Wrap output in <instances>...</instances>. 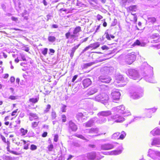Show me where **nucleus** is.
I'll use <instances>...</instances> for the list:
<instances>
[{"mask_svg":"<svg viewBox=\"0 0 160 160\" xmlns=\"http://www.w3.org/2000/svg\"><path fill=\"white\" fill-rule=\"evenodd\" d=\"M152 33L151 38L153 39V43H158L160 42V30L159 29H153Z\"/></svg>","mask_w":160,"mask_h":160,"instance_id":"nucleus-1","label":"nucleus"},{"mask_svg":"<svg viewBox=\"0 0 160 160\" xmlns=\"http://www.w3.org/2000/svg\"><path fill=\"white\" fill-rule=\"evenodd\" d=\"M124 78L121 75L117 77L114 82V85L117 87H122L124 85Z\"/></svg>","mask_w":160,"mask_h":160,"instance_id":"nucleus-2","label":"nucleus"},{"mask_svg":"<svg viewBox=\"0 0 160 160\" xmlns=\"http://www.w3.org/2000/svg\"><path fill=\"white\" fill-rule=\"evenodd\" d=\"M148 155L153 159H155L157 157H160V152L153 151L151 150L149 151Z\"/></svg>","mask_w":160,"mask_h":160,"instance_id":"nucleus-3","label":"nucleus"},{"mask_svg":"<svg viewBox=\"0 0 160 160\" xmlns=\"http://www.w3.org/2000/svg\"><path fill=\"white\" fill-rule=\"evenodd\" d=\"M68 129L72 132H75L78 129L77 125L72 121H70L68 123Z\"/></svg>","mask_w":160,"mask_h":160,"instance_id":"nucleus-4","label":"nucleus"},{"mask_svg":"<svg viewBox=\"0 0 160 160\" xmlns=\"http://www.w3.org/2000/svg\"><path fill=\"white\" fill-rule=\"evenodd\" d=\"M111 95L113 100H119L121 96V94L118 90L112 91L111 93Z\"/></svg>","mask_w":160,"mask_h":160,"instance_id":"nucleus-5","label":"nucleus"},{"mask_svg":"<svg viewBox=\"0 0 160 160\" xmlns=\"http://www.w3.org/2000/svg\"><path fill=\"white\" fill-rule=\"evenodd\" d=\"M136 56L134 54L131 53L127 58V62L129 64H131L136 59Z\"/></svg>","mask_w":160,"mask_h":160,"instance_id":"nucleus-6","label":"nucleus"},{"mask_svg":"<svg viewBox=\"0 0 160 160\" xmlns=\"http://www.w3.org/2000/svg\"><path fill=\"white\" fill-rule=\"evenodd\" d=\"M114 148L113 145L110 143H106L102 144L101 146V148L102 150H107L112 149Z\"/></svg>","mask_w":160,"mask_h":160,"instance_id":"nucleus-7","label":"nucleus"},{"mask_svg":"<svg viewBox=\"0 0 160 160\" xmlns=\"http://www.w3.org/2000/svg\"><path fill=\"white\" fill-rule=\"evenodd\" d=\"M1 138L3 142L7 146V151H9V148L10 147V140L8 139L7 140L5 138L3 135H1Z\"/></svg>","mask_w":160,"mask_h":160,"instance_id":"nucleus-8","label":"nucleus"},{"mask_svg":"<svg viewBox=\"0 0 160 160\" xmlns=\"http://www.w3.org/2000/svg\"><path fill=\"white\" fill-rule=\"evenodd\" d=\"M82 83L84 88H86L91 84L92 82L90 79L87 78L83 80Z\"/></svg>","mask_w":160,"mask_h":160,"instance_id":"nucleus-9","label":"nucleus"},{"mask_svg":"<svg viewBox=\"0 0 160 160\" xmlns=\"http://www.w3.org/2000/svg\"><path fill=\"white\" fill-rule=\"evenodd\" d=\"M117 111L122 114H124L126 113V111L125 110V108L123 105L118 106L117 107Z\"/></svg>","mask_w":160,"mask_h":160,"instance_id":"nucleus-10","label":"nucleus"},{"mask_svg":"<svg viewBox=\"0 0 160 160\" xmlns=\"http://www.w3.org/2000/svg\"><path fill=\"white\" fill-rule=\"evenodd\" d=\"M109 99V96L105 93H102V102L104 104L108 102Z\"/></svg>","mask_w":160,"mask_h":160,"instance_id":"nucleus-11","label":"nucleus"},{"mask_svg":"<svg viewBox=\"0 0 160 160\" xmlns=\"http://www.w3.org/2000/svg\"><path fill=\"white\" fill-rule=\"evenodd\" d=\"M87 157L89 160H94L96 157V153L94 152L88 153L87 154Z\"/></svg>","mask_w":160,"mask_h":160,"instance_id":"nucleus-12","label":"nucleus"},{"mask_svg":"<svg viewBox=\"0 0 160 160\" xmlns=\"http://www.w3.org/2000/svg\"><path fill=\"white\" fill-rule=\"evenodd\" d=\"M38 118V115L35 113L30 112L29 114V119L30 121H32Z\"/></svg>","mask_w":160,"mask_h":160,"instance_id":"nucleus-13","label":"nucleus"},{"mask_svg":"<svg viewBox=\"0 0 160 160\" xmlns=\"http://www.w3.org/2000/svg\"><path fill=\"white\" fill-rule=\"evenodd\" d=\"M145 45V43H141L139 40L137 39L132 45V46L133 47H134L136 46H140L141 47H144Z\"/></svg>","mask_w":160,"mask_h":160,"instance_id":"nucleus-14","label":"nucleus"},{"mask_svg":"<svg viewBox=\"0 0 160 160\" xmlns=\"http://www.w3.org/2000/svg\"><path fill=\"white\" fill-rule=\"evenodd\" d=\"M126 9L128 12H136L137 10V8L136 5H132L128 7Z\"/></svg>","mask_w":160,"mask_h":160,"instance_id":"nucleus-15","label":"nucleus"},{"mask_svg":"<svg viewBox=\"0 0 160 160\" xmlns=\"http://www.w3.org/2000/svg\"><path fill=\"white\" fill-rule=\"evenodd\" d=\"M102 82L106 83H109L111 81L112 79L111 78L108 76H105L101 78Z\"/></svg>","mask_w":160,"mask_h":160,"instance_id":"nucleus-16","label":"nucleus"},{"mask_svg":"<svg viewBox=\"0 0 160 160\" xmlns=\"http://www.w3.org/2000/svg\"><path fill=\"white\" fill-rule=\"evenodd\" d=\"M97 89L94 87H92L88 90V93L89 95H92L97 92Z\"/></svg>","mask_w":160,"mask_h":160,"instance_id":"nucleus-17","label":"nucleus"},{"mask_svg":"<svg viewBox=\"0 0 160 160\" xmlns=\"http://www.w3.org/2000/svg\"><path fill=\"white\" fill-rule=\"evenodd\" d=\"M84 117L85 116L82 112L78 113L76 115L77 118L79 121H82L83 120L85 119Z\"/></svg>","mask_w":160,"mask_h":160,"instance_id":"nucleus-18","label":"nucleus"},{"mask_svg":"<svg viewBox=\"0 0 160 160\" xmlns=\"http://www.w3.org/2000/svg\"><path fill=\"white\" fill-rule=\"evenodd\" d=\"M80 45V44H79L77 45L74 46L72 48L71 53L70 54V56L71 58H72L73 57L74 52H75L76 50L78 48Z\"/></svg>","mask_w":160,"mask_h":160,"instance_id":"nucleus-19","label":"nucleus"},{"mask_svg":"<svg viewBox=\"0 0 160 160\" xmlns=\"http://www.w3.org/2000/svg\"><path fill=\"white\" fill-rule=\"evenodd\" d=\"M111 114V112L109 111H102L99 113L100 115L103 116H107L110 115Z\"/></svg>","mask_w":160,"mask_h":160,"instance_id":"nucleus-20","label":"nucleus"},{"mask_svg":"<svg viewBox=\"0 0 160 160\" xmlns=\"http://www.w3.org/2000/svg\"><path fill=\"white\" fill-rule=\"evenodd\" d=\"M152 145H160V139L154 138L152 139L151 143Z\"/></svg>","mask_w":160,"mask_h":160,"instance_id":"nucleus-21","label":"nucleus"},{"mask_svg":"<svg viewBox=\"0 0 160 160\" xmlns=\"http://www.w3.org/2000/svg\"><path fill=\"white\" fill-rule=\"evenodd\" d=\"M151 133L154 136L160 135V130L158 128H155L151 131Z\"/></svg>","mask_w":160,"mask_h":160,"instance_id":"nucleus-22","label":"nucleus"},{"mask_svg":"<svg viewBox=\"0 0 160 160\" xmlns=\"http://www.w3.org/2000/svg\"><path fill=\"white\" fill-rule=\"evenodd\" d=\"M90 48L95 49L99 47L100 44L98 42H96L90 44Z\"/></svg>","mask_w":160,"mask_h":160,"instance_id":"nucleus-23","label":"nucleus"},{"mask_svg":"<svg viewBox=\"0 0 160 160\" xmlns=\"http://www.w3.org/2000/svg\"><path fill=\"white\" fill-rule=\"evenodd\" d=\"M128 75L131 77L135 76L137 75V72L131 69L128 71Z\"/></svg>","mask_w":160,"mask_h":160,"instance_id":"nucleus-24","label":"nucleus"},{"mask_svg":"<svg viewBox=\"0 0 160 160\" xmlns=\"http://www.w3.org/2000/svg\"><path fill=\"white\" fill-rule=\"evenodd\" d=\"M39 99V98L38 97L36 98H30L29 99V102L32 103H37L38 102Z\"/></svg>","mask_w":160,"mask_h":160,"instance_id":"nucleus-25","label":"nucleus"},{"mask_svg":"<svg viewBox=\"0 0 160 160\" xmlns=\"http://www.w3.org/2000/svg\"><path fill=\"white\" fill-rule=\"evenodd\" d=\"M94 122L92 120H90L85 123V126L87 127H91L93 123Z\"/></svg>","mask_w":160,"mask_h":160,"instance_id":"nucleus-26","label":"nucleus"},{"mask_svg":"<svg viewBox=\"0 0 160 160\" xmlns=\"http://www.w3.org/2000/svg\"><path fill=\"white\" fill-rule=\"evenodd\" d=\"M81 31V28L80 26L77 27L74 29L73 32V34H76Z\"/></svg>","mask_w":160,"mask_h":160,"instance_id":"nucleus-27","label":"nucleus"},{"mask_svg":"<svg viewBox=\"0 0 160 160\" xmlns=\"http://www.w3.org/2000/svg\"><path fill=\"white\" fill-rule=\"evenodd\" d=\"M106 38L108 40H111V38L112 39H113L115 38V36L112 35H109L108 32L105 33Z\"/></svg>","mask_w":160,"mask_h":160,"instance_id":"nucleus-28","label":"nucleus"},{"mask_svg":"<svg viewBox=\"0 0 160 160\" xmlns=\"http://www.w3.org/2000/svg\"><path fill=\"white\" fill-rule=\"evenodd\" d=\"M133 16H130V19L131 21H132L135 23H136L137 21V18L136 16H134L135 14H132Z\"/></svg>","mask_w":160,"mask_h":160,"instance_id":"nucleus-29","label":"nucleus"},{"mask_svg":"<svg viewBox=\"0 0 160 160\" xmlns=\"http://www.w3.org/2000/svg\"><path fill=\"white\" fill-rule=\"evenodd\" d=\"M102 94H99L97 95L95 98V99L96 101L101 102H102Z\"/></svg>","mask_w":160,"mask_h":160,"instance_id":"nucleus-30","label":"nucleus"},{"mask_svg":"<svg viewBox=\"0 0 160 160\" xmlns=\"http://www.w3.org/2000/svg\"><path fill=\"white\" fill-rule=\"evenodd\" d=\"M56 38L53 36H49L48 37V41L50 42H54L56 41Z\"/></svg>","mask_w":160,"mask_h":160,"instance_id":"nucleus-31","label":"nucleus"},{"mask_svg":"<svg viewBox=\"0 0 160 160\" xmlns=\"http://www.w3.org/2000/svg\"><path fill=\"white\" fill-rule=\"evenodd\" d=\"M122 152L121 150H113L112 151L111 153L114 155H118L121 154Z\"/></svg>","mask_w":160,"mask_h":160,"instance_id":"nucleus-32","label":"nucleus"},{"mask_svg":"<svg viewBox=\"0 0 160 160\" xmlns=\"http://www.w3.org/2000/svg\"><path fill=\"white\" fill-rule=\"evenodd\" d=\"M10 117L9 115L6 116L4 118V121L5 122L4 123V124L6 126H8L9 124V122L7 120H9V118Z\"/></svg>","mask_w":160,"mask_h":160,"instance_id":"nucleus-33","label":"nucleus"},{"mask_svg":"<svg viewBox=\"0 0 160 160\" xmlns=\"http://www.w3.org/2000/svg\"><path fill=\"white\" fill-rule=\"evenodd\" d=\"M22 136L25 135L28 132V131L27 129H25L24 128H22L20 130Z\"/></svg>","mask_w":160,"mask_h":160,"instance_id":"nucleus-34","label":"nucleus"},{"mask_svg":"<svg viewBox=\"0 0 160 160\" xmlns=\"http://www.w3.org/2000/svg\"><path fill=\"white\" fill-rule=\"evenodd\" d=\"M18 110V109H17L13 111L11 113V116L14 117V118L16 117L18 115L17 112Z\"/></svg>","mask_w":160,"mask_h":160,"instance_id":"nucleus-35","label":"nucleus"},{"mask_svg":"<svg viewBox=\"0 0 160 160\" xmlns=\"http://www.w3.org/2000/svg\"><path fill=\"white\" fill-rule=\"evenodd\" d=\"M120 133L118 132H117L114 133L112 135V138L113 139H119V135Z\"/></svg>","mask_w":160,"mask_h":160,"instance_id":"nucleus-36","label":"nucleus"},{"mask_svg":"<svg viewBox=\"0 0 160 160\" xmlns=\"http://www.w3.org/2000/svg\"><path fill=\"white\" fill-rule=\"evenodd\" d=\"M76 137H77V138H81V139H82L83 140H85L86 141H88V140L86 138L84 137V136H83L81 134H77L75 135Z\"/></svg>","mask_w":160,"mask_h":160,"instance_id":"nucleus-37","label":"nucleus"},{"mask_svg":"<svg viewBox=\"0 0 160 160\" xmlns=\"http://www.w3.org/2000/svg\"><path fill=\"white\" fill-rule=\"evenodd\" d=\"M126 136V134L124 131L122 132L121 134L119 136V139H123L125 138Z\"/></svg>","mask_w":160,"mask_h":160,"instance_id":"nucleus-38","label":"nucleus"},{"mask_svg":"<svg viewBox=\"0 0 160 160\" xmlns=\"http://www.w3.org/2000/svg\"><path fill=\"white\" fill-rule=\"evenodd\" d=\"M148 20L149 21V22L153 23L156 21V18L154 17H150L148 18Z\"/></svg>","mask_w":160,"mask_h":160,"instance_id":"nucleus-39","label":"nucleus"},{"mask_svg":"<svg viewBox=\"0 0 160 160\" xmlns=\"http://www.w3.org/2000/svg\"><path fill=\"white\" fill-rule=\"evenodd\" d=\"M44 78L45 79V81H48V82H51V76H49V75H45L44 76Z\"/></svg>","mask_w":160,"mask_h":160,"instance_id":"nucleus-40","label":"nucleus"},{"mask_svg":"<svg viewBox=\"0 0 160 160\" xmlns=\"http://www.w3.org/2000/svg\"><path fill=\"white\" fill-rule=\"evenodd\" d=\"M39 122V121L34 122L32 123V127L33 128H35L37 127Z\"/></svg>","mask_w":160,"mask_h":160,"instance_id":"nucleus-41","label":"nucleus"},{"mask_svg":"<svg viewBox=\"0 0 160 160\" xmlns=\"http://www.w3.org/2000/svg\"><path fill=\"white\" fill-rule=\"evenodd\" d=\"M23 117V115L22 116H19L18 118L15 121V122L17 124H20L21 123V121L20 119V117L22 118Z\"/></svg>","mask_w":160,"mask_h":160,"instance_id":"nucleus-42","label":"nucleus"},{"mask_svg":"<svg viewBox=\"0 0 160 160\" xmlns=\"http://www.w3.org/2000/svg\"><path fill=\"white\" fill-rule=\"evenodd\" d=\"M124 120V118L123 117H119V118L115 121V122H122Z\"/></svg>","mask_w":160,"mask_h":160,"instance_id":"nucleus-43","label":"nucleus"},{"mask_svg":"<svg viewBox=\"0 0 160 160\" xmlns=\"http://www.w3.org/2000/svg\"><path fill=\"white\" fill-rule=\"evenodd\" d=\"M47 148L49 151H52L54 148L53 145L52 144H50L48 147Z\"/></svg>","mask_w":160,"mask_h":160,"instance_id":"nucleus-44","label":"nucleus"},{"mask_svg":"<svg viewBox=\"0 0 160 160\" xmlns=\"http://www.w3.org/2000/svg\"><path fill=\"white\" fill-rule=\"evenodd\" d=\"M62 121L63 122H65L67 121L66 117L65 115L63 114L61 116Z\"/></svg>","mask_w":160,"mask_h":160,"instance_id":"nucleus-45","label":"nucleus"},{"mask_svg":"<svg viewBox=\"0 0 160 160\" xmlns=\"http://www.w3.org/2000/svg\"><path fill=\"white\" fill-rule=\"evenodd\" d=\"M71 33L69 32H68L66 33L65 34V36L67 39H68L70 38L71 36Z\"/></svg>","mask_w":160,"mask_h":160,"instance_id":"nucleus-46","label":"nucleus"},{"mask_svg":"<svg viewBox=\"0 0 160 160\" xmlns=\"http://www.w3.org/2000/svg\"><path fill=\"white\" fill-rule=\"evenodd\" d=\"M30 149L31 150H34L37 149V146L34 144H31L30 146Z\"/></svg>","mask_w":160,"mask_h":160,"instance_id":"nucleus-47","label":"nucleus"},{"mask_svg":"<svg viewBox=\"0 0 160 160\" xmlns=\"http://www.w3.org/2000/svg\"><path fill=\"white\" fill-rule=\"evenodd\" d=\"M66 106L64 105H63L62 106L61 108V109L62 112H66Z\"/></svg>","mask_w":160,"mask_h":160,"instance_id":"nucleus-48","label":"nucleus"},{"mask_svg":"<svg viewBox=\"0 0 160 160\" xmlns=\"http://www.w3.org/2000/svg\"><path fill=\"white\" fill-rule=\"evenodd\" d=\"M8 98L11 100H15L17 99V96L13 95H11L8 97Z\"/></svg>","mask_w":160,"mask_h":160,"instance_id":"nucleus-49","label":"nucleus"},{"mask_svg":"<svg viewBox=\"0 0 160 160\" xmlns=\"http://www.w3.org/2000/svg\"><path fill=\"white\" fill-rule=\"evenodd\" d=\"M48 49L47 48H44V50L42 51V53L44 55H46L47 53Z\"/></svg>","mask_w":160,"mask_h":160,"instance_id":"nucleus-50","label":"nucleus"},{"mask_svg":"<svg viewBox=\"0 0 160 160\" xmlns=\"http://www.w3.org/2000/svg\"><path fill=\"white\" fill-rule=\"evenodd\" d=\"M51 105L50 104H48L47 106L46 110H45L44 112H48L49 111L50 108H51Z\"/></svg>","mask_w":160,"mask_h":160,"instance_id":"nucleus-51","label":"nucleus"},{"mask_svg":"<svg viewBox=\"0 0 160 160\" xmlns=\"http://www.w3.org/2000/svg\"><path fill=\"white\" fill-rule=\"evenodd\" d=\"M58 136L57 134H56L54 136V138L53 139L54 141L57 142L58 141Z\"/></svg>","mask_w":160,"mask_h":160,"instance_id":"nucleus-52","label":"nucleus"},{"mask_svg":"<svg viewBox=\"0 0 160 160\" xmlns=\"http://www.w3.org/2000/svg\"><path fill=\"white\" fill-rule=\"evenodd\" d=\"M9 152H10V153H11L14 154L16 155H19V153L18 152H15L13 151H10V149H9V151H8Z\"/></svg>","mask_w":160,"mask_h":160,"instance_id":"nucleus-53","label":"nucleus"},{"mask_svg":"<svg viewBox=\"0 0 160 160\" xmlns=\"http://www.w3.org/2000/svg\"><path fill=\"white\" fill-rule=\"evenodd\" d=\"M15 81V78L14 77H11L10 78V81L11 83H12L14 82Z\"/></svg>","mask_w":160,"mask_h":160,"instance_id":"nucleus-54","label":"nucleus"},{"mask_svg":"<svg viewBox=\"0 0 160 160\" xmlns=\"http://www.w3.org/2000/svg\"><path fill=\"white\" fill-rule=\"evenodd\" d=\"M101 48L102 50H108L109 48L106 45H104L101 47Z\"/></svg>","mask_w":160,"mask_h":160,"instance_id":"nucleus-55","label":"nucleus"},{"mask_svg":"<svg viewBox=\"0 0 160 160\" xmlns=\"http://www.w3.org/2000/svg\"><path fill=\"white\" fill-rule=\"evenodd\" d=\"M78 77V75H74L72 79V82H74V81Z\"/></svg>","mask_w":160,"mask_h":160,"instance_id":"nucleus-56","label":"nucleus"},{"mask_svg":"<svg viewBox=\"0 0 160 160\" xmlns=\"http://www.w3.org/2000/svg\"><path fill=\"white\" fill-rule=\"evenodd\" d=\"M11 19L12 21L15 22L17 21L18 20V18L15 17H12Z\"/></svg>","mask_w":160,"mask_h":160,"instance_id":"nucleus-57","label":"nucleus"},{"mask_svg":"<svg viewBox=\"0 0 160 160\" xmlns=\"http://www.w3.org/2000/svg\"><path fill=\"white\" fill-rule=\"evenodd\" d=\"M48 134V133L47 132H45L43 133L42 135V137L45 138L47 136Z\"/></svg>","mask_w":160,"mask_h":160,"instance_id":"nucleus-58","label":"nucleus"},{"mask_svg":"<svg viewBox=\"0 0 160 160\" xmlns=\"http://www.w3.org/2000/svg\"><path fill=\"white\" fill-rule=\"evenodd\" d=\"M77 37V36H76L75 35V34H72L71 35V37H70V38L74 39Z\"/></svg>","mask_w":160,"mask_h":160,"instance_id":"nucleus-59","label":"nucleus"},{"mask_svg":"<svg viewBox=\"0 0 160 160\" xmlns=\"http://www.w3.org/2000/svg\"><path fill=\"white\" fill-rule=\"evenodd\" d=\"M90 48V45L87 47H86L83 50V52H84L87 50H88L89 48Z\"/></svg>","mask_w":160,"mask_h":160,"instance_id":"nucleus-60","label":"nucleus"},{"mask_svg":"<svg viewBox=\"0 0 160 160\" xmlns=\"http://www.w3.org/2000/svg\"><path fill=\"white\" fill-rule=\"evenodd\" d=\"M88 147L91 148H94L95 147V145L94 144H90L88 145Z\"/></svg>","mask_w":160,"mask_h":160,"instance_id":"nucleus-61","label":"nucleus"},{"mask_svg":"<svg viewBox=\"0 0 160 160\" xmlns=\"http://www.w3.org/2000/svg\"><path fill=\"white\" fill-rule=\"evenodd\" d=\"M9 77V75L8 73L5 74L4 75L3 78H8Z\"/></svg>","mask_w":160,"mask_h":160,"instance_id":"nucleus-62","label":"nucleus"},{"mask_svg":"<svg viewBox=\"0 0 160 160\" xmlns=\"http://www.w3.org/2000/svg\"><path fill=\"white\" fill-rule=\"evenodd\" d=\"M21 58L22 61H26V58L23 55H21Z\"/></svg>","mask_w":160,"mask_h":160,"instance_id":"nucleus-63","label":"nucleus"},{"mask_svg":"<svg viewBox=\"0 0 160 160\" xmlns=\"http://www.w3.org/2000/svg\"><path fill=\"white\" fill-rule=\"evenodd\" d=\"M73 156L72 155H70L67 158V160H69L71 159L72 157H73Z\"/></svg>","mask_w":160,"mask_h":160,"instance_id":"nucleus-64","label":"nucleus"}]
</instances>
